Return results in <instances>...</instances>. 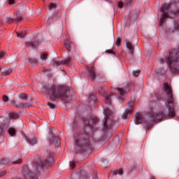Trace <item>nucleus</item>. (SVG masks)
<instances>
[{"label":"nucleus","instance_id":"nucleus-14","mask_svg":"<svg viewBox=\"0 0 179 179\" xmlns=\"http://www.w3.org/2000/svg\"><path fill=\"white\" fill-rule=\"evenodd\" d=\"M25 139L29 145H36V143H37V138L34 136L25 137Z\"/></svg>","mask_w":179,"mask_h":179},{"label":"nucleus","instance_id":"nucleus-54","mask_svg":"<svg viewBox=\"0 0 179 179\" xmlns=\"http://www.w3.org/2000/svg\"><path fill=\"white\" fill-rule=\"evenodd\" d=\"M150 179H155V178H151Z\"/></svg>","mask_w":179,"mask_h":179},{"label":"nucleus","instance_id":"nucleus-5","mask_svg":"<svg viewBox=\"0 0 179 179\" xmlns=\"http://www.w3.org/2000/svg\"><path fill=\"white\" fill-rule=\"evenodd\" d=\"M113 110H110L108 107L103 111L104 119L103 120V131L105 141L110 139L113 135V125H114L115 122L113 117Z\"/></svg>","mask_w":179,"mask_h":179},{"label":"nucleus","instance_id":"nucleus-42","mask_svg":"<svg viewBox=\"0 0 179 179\" xmlns=\"http://www.w3.org/2000/svg\"><path fill=\"white\" fill-rule=\"evenodd\" d=\"M9 5H13L15 3V0H8Z\"/></svg>","mask_w":179,"mask_h":179},{"label":"nucleus","instance_id":"nucleus-12","mask_svg":"<svg viewBox=\"0 0 179 179\" xmlns=\"http://www.w3.org/2000/svg\"><path fill=\"white\" fill-rule=\"evenodd\" d=\"M113 99H117V96L111 94H106L105 96V104L110 106L111 104V100H113Z\"/></svg>","mask_w":179,"mask_h":179},{"label":"nucleus","instance_id":"nucleus-52","mask_svg":"<svg viewBox=\"0 0 179 179\" xmlns=\"http://www.w3.org/2000/svg\"><path fill=\"white\" fill-rule=\"evenodd\" d=\"M43 72H47V69H43Z\"/></svg>","mask_w":179,"mask_h":179},{"label":"nucleus","instance_id":"nucleus-43","mask_svg":"<svg viewBox=\"0 0 179 179\" xmlns=\"http://www.w3.org/2000/svg\"><path fill=\"white\" fill-rule=\"evenodd\" d=\"M10 104H12V106H16V102L15 101V99H12L10 101Z\"/></svg>","mask_w":179,"mask_h":179},{"label":"nucleus","instance_id":"nucleus-11","mask_svg":"<svg viewBox=\"0 0 179 179\" xmlns=\"http://www.w3.org/2000/svg\"><path fill=\"white\" fill-rule=\"evenodd\" d=\"M126 47L129 50V53L130 54V57L134 55V51L135 49L134 48V45L129 41L126 40Z\"/></svg>","mask_w":179,"mask_h":179},{"label":"nucleus","instance_id":"nucleus-29","mask_svg":"<svg viewBox=\"0 0 179 179\" xmlns=\"http://www.w3.org/2000/svg\"><path fill=\"white\" fill-rule=\"evenodd\" d=\"M10 73H12V69H8L3 72L4 76H8V75H10Z\"/></svg>","mask_w":179,"mask_h":179},{"label":"nucleus","instance_id":"nucleus-13","mask_svg":"<svg viewBox=\"0 0 179 179\" xmlns=\"http://www.w3.org/2000/svg\"><path fill=\"white\" fill-rule=\"evenodd\" d=\"M87 76L92 78V80H96L97 75L96 74V69L94 67H91L90 69L88 70Z\"/></svg>","mask_w":179,"mask_h":179},{"label":"nucleus","instance_id":"nucleus-16","mask_svg":"<svg viewBox=\"0 0 179 179\" xmlns=\"http://www.w3.org/2000/svg\"><path fill=\"white\" fill-rule=\"evenodd\" d=\"M8 132L10 136H15V135H16V129H15V128H13V127L8 128Z\"/></svg>","mask_w":179,"mask_h":179},{"label":"nucleus","instance_id":"nucleus-18","mask_svg":"<svg viewBox=\"0 0 179 179\" xmlns=\"http://www.w3.org/2000/svg\"><path fill=\"white\" fill-rule=\"evenodd\" d=\"M101 166L103 167V169H106V167H108L110 166V162L107 159H103L101 162Z\"/></svg>","mask_w":179,"mask_h":179},{"label":"nucleus","instance_id":"nucleus-10","mask_svg":"<svg viewBox=\"0 0 179 179\" xmlns=\"http://www.w3.org/2000/svg\"><path fill=\"white\" fill-rule=\"evenodd\" d=\"M50 145H53L55 148H59L61 145V140L59 136L52 135L51 140L50 141Z\"/></svg>","mask_w":179,"mask_h":179},{"label":"nucleus","instance_id":"nucleus-49","mask_svg":"<svg viewBox=\"0 0 179 179\" xmlns=\"http://www.w3.org/2000/svg\"><path fill=\"white\" fill-rule=\"evenodd\" d=\"M75 128H76V123H74L73 126V129L75 130Z\"/></svg>","mask_w":179,"mask_h":179},{"label":"nucleus","instance_id":"nucleus-46","mask_svg":"<svg viewBox=\"0 0 179 179\" xmlns=\"http://www.w3.org/2000/svg\"><path fill=\"white\" fill-rule=\"evenodd\" d=\"M118 100H120V101H122L124 100V96H119Z\"/></svg>","mask_w":179,"mask_h":179},{"label":"nucleus","instance_id":"nucleus-31","mask_svg":"<svg viewBox=\"0 0 179 179\" xmlns=\"http://www.w3.org/2000/svg\"><path fill=\"white\" fill-rule=\"evenodd\" d=\"M166 71H167V69H164L163 70L159 69H158L157 73H159V75H164V73H166Z\"/></svg>","mask_w":179,"mask_h":179},{"label":"nucleus","instance_id":"nucleus-22","mask_svg":"<svg viewBox=\"0 0 179 179\" xmlns=\"http://www.w3.org/2000/svg\"><path fill=\"white\" fill-rule=\"evenodd\" d=\"M38 43H33L31 41L26 42V45L28 47H31V48H36V45H37Z\"/></svg>","mask_w":179,"mask_h":179},{"label":"nucleus","instance_id":"nucleus-35","mask_svg":"<svg viewBox=\"0 0 179 179\" xmlns=\"http://www.w3.org/2000/svg\"><path fill=\"white\" fill-rule=\"evenodd\" d=\"M116 45L118 47L121 45V38L118 37L115 42Z\"/></svg>","mask_w":179,"mask_h":179},{"label":"nucleus","instance_id":"nucleus-33","mask_svg":"<svg viewBox=\"0 0 179 179\" xmlns=\"http://www.w3.org/2000/svg\"><path fill=\"white\" fill-rule=\"evenodd\" d=\"M55 8H57V5H55V3H51L49 6V10H51L52 9H55Z\"/></svg>","mask_w":179,"mask_h":179},{"label":"nucleus","instance_id":"nucleus-2","mask_svg":"<svg viewBox=\"0 0 179 179\" xmlns=\"http://www.w3.org/2000/svg\"><path fill=\"white\" fill-rule=\"evenodd\" d=\"M99 122L97 117H85L83 123L85 127L82 131H78L74 134V143L76 144V150L79 153H85L92 151V145H90V138H89V133L86 131H94L96 124Z\"/></svg>","mask_w":179,"mask_h":179},{"label":"nucleus","instance_id":"nucleus-26","mask_svg":"<svg viewBox=\"0 0 179 179\" xmlns=\"http://www.w3.org/2000/svg\"><path fill=\"white\" fill-rule=\"evenodd\" d=\"M132 2H134V0H124V4L126 5V6H131Z\"/></svg>","mask_w":179,"mask_h":179},{"label":"nucleus","instance_id":"nucleus-4","mask_svg":"<svg viewBox=\"0 0 179 179\" xmlns=\"http://www.w3.org/2000/svg\"><path fill=\"white\" fill-rule=\"evenodd\" d=\"M45 90L50 100H55L56 99L68 100V91L69 90L68 87L49 85L45 87Z\"/></svg>","mask_w":179,"mask_h":179},{"label":"nucleus","instance_id":"nucleus-53","mask_svg":"<svg viewBox=\"0 0 179 179\" xmlns=\"http://www.w3.org/2000/svg\"><path fill=\"white\" fill-rule=\"evenodd\" d=\"M2 134V129L0 127V135Z\"/></svg>","mask_w":179,"mask_h":179},{"label":"nucleus","instance_id":"nucleus-19","mask_svg":"<svg viewBox=\"0 0 179 179\" xmlns=\"http://www.w3.org/2000/svg\"><path fill=\"white\" fill-rule=\"evenodd\" d=\"M117 93H119V94H120V96H124V94H125L127 93V91H125L124 89L122 88H117L116 89Z\"/></svg>","mask_w":179,"mask_h":179},{"label":"nucleus","instance_id":"nucleus-20","mask_svg":"<svg viewBox=\"0 0 179 179\" xmlns=\"http://www.w3.org/2000/svg\"><path fill=\"white\" fill-rule=\"evenodd\" d=\"M17 36L20 38H23V37H26V31H22L21 32H17Z\"/></svg>","mask_w":179,"mask_h":179},{"label":"nucleus","instance_id":"nucleus-39","mask_svg":"<svg viewBox=\"0 0 179 179\" xmlns=\"http://www.w3.org/2000/svg\"><path fill=\"white\" fill-rule=\"evenodd\" d=\"M3 101H5V102L9 101V97H8V96H6V95H3Z\"/></svg>","mask_w":179,"mask_h":179},{"label":"nucleus","instance_id":"nucleus-25","mask_svg":"<svg viewBox=\"0 0 179 179\" xmlns=\"http://www.w3.org/2000/svg\"><path fill=\"white\" fill-rule=\"evenodd\" d=\"M19 99H21V100H27V95L20 93L18 94Z\"/></svg>","mask_w":179,"mask_h":179},{"label":"nucleus","instance_id":"nucleus-50","mask_svg":"<svg viewBox=\"0 0 179 179\" xmlns=\"http://www.w3.org/2000/svg\"><path fill=\"white\" fill-rule=\"evenodd\" d=\"M111 35L114 37V29H112Z\"/></svg>","mask_w":179,"mask_h":179},{"label":"nucleus","instance_id":"nucleus-51","mask_svg":"<svg viewBox=\"0 0 179 179\" xmlns=\"http://www.w3.org/2000/svg\"><path fill=\"white\" fill-rule=\"evenodd\" d=\"M51 19V17H50L48 20V23H51V21L50 20Z\"/></svg>","mask_w":179,"mask_h":179},{"label":"nucleus","instance_id":"nucleus-36","mask_svg":"<svg viewBox=\"0 0 179 179\" xmlns=\"http://www.w3.org/2000/svg\"><path fill=\"white\" fill-rule=\"evenodd\" d=\"M20 163H22V159H19L17 160L13 161V162H12L13 164H20Z\"/></svg>","mask_w":179,"mask_h":179},{"label":"nucleus","instance_id":"nucleus-55","mask_svg":"<svg viewBox=\"0 0 179 179\" xmlns=\"http://www.w3.org/2000/svg\"><path fill=\"white\" fill-rule=\"evenodd\" d=\"M0 71H1V68H0Z\"/></svg>","mask_w":179,"mask_h":179},{"label":"nucleus","instance_id":"nucleus-9","mask_svg":"<svg viewBox=\"0 0 179 179\" xmlns=\"http://www.w3.org/2000/svg\"><path fill=\"white\" fill-rule=\"evenodd\" d=\"M71 59L69 57L62 61L55 60L53 62V66L54 68H58L60 65H71Z\"/></svg>","mask_w":179,"mask_h":179},{"label":"nucleus","instance_id":"nucleus-24","mask_svg":"<svg viewBox=\"0 0 179 179\" xmlns=\"http://www.w3.org/2000/svg\"><path fill=\"white\" fill-rule=\"evenodd\" d=\"M9 117H10V118L16 120V119L19 118V115L16 113H11L9 114Z\"/></svg>","mask_w":179,"mask_h":179},{"label":"nucleus","instance_id":"nucleus-3","mask_svg":"<svg viewBox=\"0 0 179 179\" xmlns=\"http://www.w3.org/2000/svg\"><path fill=\"white\" fill-rule=\"evenodd\" d=\"M53 160L52 152H50L45 159H38L36 161L31 171H29L27 166H24L22 169V174L24 177H29L30 179H38V176L40 174L38 171L51 166Z\"/></svg>","mask_w":179,"mask_h":179},{"label":"nucleus","instance_id":"nucleus-47","mask_svg":"<svg viewBox=\"0 0 179 179\" xmlns=\"http://www.w3.org/2000/svg\"><path fill=\"white\" fill-rule=\"evenodd\" d=\"M24 104V108H25V107H29L30 106V105H29V103H23Z\"/></svg>","mask_w":179,"mask_h":179},{"label":"nucleus","instance_id":"nucleus-38","mask_svg":"<svg viewBox=\"0 0 179 179\" xmlns=\"http://www.w3.org/2000/svg\"><path fill=\"white\" fill-rule=\"evenodd\" d=\"M48 106L50 108H55V104L52 103L51 102H48Z\"/></svg>","mask_w":179,"mask_h":179},{"label":"nucleus","instance_id":"nucleus-17","mask_svg":"<svg viewBox=\"0 0 179 179\" xmlns=\"http://www.w3.org/2000/svg\"><path fill=\"white\" fill-rule=\"evenodd\" d=\"M90 101H92V103H96L97 101V97L94 94H90L89 96Z\"/></svg>","mask_w":179,"mask_h":179},{"label":"nucleus","instance_id":"nucleus-1","mask_svg":"<svg viewBox=\"0 0 179 179\" xmlns=\"http://www.w3.org/2000/svg\"><path fill=\"white\" fill-rule=\"evenodd\" d=\"M164 92L166 94L167 101L165 102L159 113L150 112L149 114L143 115L141 113H137L134 117L136 125L143 124L147 129L152 128L153 121H162V118H171L176 117L174 111V97L173 96V90L167 83H164Z\"/></svg>","mask_w":179,"mask_h":179},{"label":"nucleus","instance_id":"nucleus-30","mask_svg":"<svg viewBox=\"0 0 179 179\" xmlns=\"http://www.w3.org/2000/svg\"><path fill=\"white\" fill-rule=\"evenodd\" d=\"M104 92H106V90H104V87L100 86L99 89L98 90V92L99 93V94H103Z\"/></svg>","mask_w":179,"mask_h":179},{"label":"nucleus","instance_id":"nucleus-34","mask_svg":"<svg viewBox=\"0 0 179 179\" xmlns=\"http://www.w3.org/2000/svg\"><path fill=\"white\" fill-rule=\"evenodd\" d=\"M139 71H134L132 72L133 76H134L135 78H138V76H139Z\"/></svg>","mask_w":179,"mask_h":179},{"label":"nucleus","instance_id":"nucleus-40","mask_svg":"<svg viewBox=\"0 0 179 179\" xmlns=\"http://www.w3.org/2000/svg\"><path fill=\"white\" fill-rule=\"evenodd\" d=\"M70 166L71 167L72 170L76 167V165H75V162H70Z\"/></svg>","mask_w":179,"mask_h":179},{"label":"nucleus","instance_id":"nucleus-6","mask_svg":"<svg viewBox=\"0 0 179 179\" xmlns=\"http://www.w3.org/2000/svg\"><path fill=\"white\" fill-rule=\"evenodd\" d=\"M171 5L170 3H164L161 8L162 17L159 21V24L162 26L164 22H166V19L171 18L173 19L176 15L179 13V10H178L176 13H172L170 11V8Z\"/></svg>","mask_w":179,"mask_h":179},{"label":"nucleus","instance_id":"nucleus-45","mask_svg":"<svg viewBox=\"0 0 179 179\" xmlns=\"http://www.w3.org/2000/svg\"><path fill=\"white\" fill-rule=\"evenodd\" d=\"M118 6H119V8H122V6H124V3L122 2H119Z\"/></svg>","mask_w":179,"mask_h":179},{"label":"nucleus","instance_id":"nucleus-37","mask_svg":"<svg viewBox=\"0 0 179 179\" xmlns=\"http://www.w3.org/2000/svg\"><path fill=\"white\" fill-rule=\"evenodd\" d=\"M62 14L61 13H57V14H55L54 15V17H55V20H58V19H59V17H61Z\"/></svg>","mask_w":179,"mask_h":179},{"label":"nucleus","instance_id":"nucleus-21","mask_svg":"<svg viewBox=\"0 0 179 179\" xmlns=\"http://www.w3.org/2000/svg\"><path fill=\"white\" fill-rule=\"evenodd\" d=\"M28 61L29 64H31V65H37V64H38V62L37 61V59L34 58L29 59Z\"/></svg>","mask_w":179,"mask_h":179},{"label":"nucleus","instance_id":"nucleus-8","mask_svg":"<svg viewBox=\"0 0 179 179\" xmlns=\"http://www.w3.org/2000/svg\"><path fill=\"white\" fill-rule=\"evenodd\" d=\"M22 16H20V14L18 13H16V15H14L13 18H11L10 17H6V23H12L13 22H17V23H20L22 20Z\"/></svg>","mask_w":179,"mask_h":179},{"label":"nucleus","instance_id":"nucleus-15","mask_svg":"<svg viewBox=\"0 0 179 179\" xmlns=\"http://www.w3.org/2000/svg\"><path fill=\"white\" fill-rule=\"evenodd\" d=\"M72 44V41L71 40L67 39L64 41V45L66 48L67 51H71V45Z\"/></svg>","mask_w":179,"mask_h":179},{"label":"nucleus","instance_id":"nucleus-28","mask_svg":"<svg viewBox=\"0 0 179 179\" xmlns=\"http://www.w3.org/2000/svg\"><path fill=\"white\" fill-rule=\"evenodd\" d=\"M7 57L8 55L6 54V52L2 50L0 52V59H2V58H6Z\"/></svg>","mask_w":179,"mask_h":179},{"label":"nucleus","instance_id":"nucleus-44","mask_svg":"<svg viewBox=\"0 0 179 179\" xmlns=\"http://www.w3.org/2000/svg\"><path fill=\"white\" fill-rule=\"evenodd\" d=\"M106 52H107L108 54H114V52H113V50H107Z\"/></svg>","mask_w":179,"mask_h":179},{"label":"nucleus","instance_id":"nucleus-7","mask_svg":"<svg viewBox=\"0 0 179 179\" xmlns=\"http://www.w3.org/2000/svg\"><path fill=\"white\" fill-rule=\"evenodd\" d=\"M135 106V100H130L127 103L128 108L126 109L124 113L122 115V120H127V118H129L131 117V114H132V111H134Z\"/></svg>","mask_w":179,"mask_h":179},{"label":"nucleus","instance_id":"nucleus-48","mask_svg":"<svg viewBox=\"0 0 179 179\" xmlns=\"http://www.w3.org/2000/svg\"><path fill=\"white\" fill-rule=\"evenodd\" d=\"M175 29H178L179 30V24L178 25L175 24Z\"/></svg>","mask_w":179,"mask_h":179},{"label":"nucleus","instance_id":"nucleus-32","mask_svg":"<svg viewBox=\"0 0 179 179\" xmlns=\"http://www.w3.org/2000/svg\"><path fill=\"white\" fill-rule=\"evenodd\" d=\"M17 108H24V104L22 103H18L17 104H15Z\"/></svg>","mask_w":179,"mask_h":179},{"label":"nucleus","instance_id":"nucleus-27","mask_svg":"<svg viewBox=\"0 0 179 179\" xmlns=\"http://www.w3.org/2000/svg\"><path fill=\"white\" fill-rule=\"evenodd\" d=\"M48 57V55L47 53L41 54L40 59L41 61H45Z\"/></svg>","mask_w":179,"mask_h":179},{"label":"nucleus","instance_id":"nucleus-41","mask_svg":"<svg viewBox=\"0 0 179 179\" xmlns=\"http://www.w3.org/2000/svg\"><path fill=\"white\" fill-rule=\"evenodd\" d=\"M6 175V171H2L0 172V177H3Z\"/></svg>","mask_w":179,"mask_h":179},{"label":"nucleus","instance_id":"nucleus-23","mask_svg":"<svg viewBox=\"0 0 179 179\" xmlns=\"http://www.w3.org/2000/svg\"><path fill=\"white\" fill-rule=\"evenodd\" d=\"M124 173V171L122 170V169H120L117 171H115L113 172V176H117V174H119V176H122V174Z\"/></svg>","mask_w":179,"mask_h":179}]
</instances>
